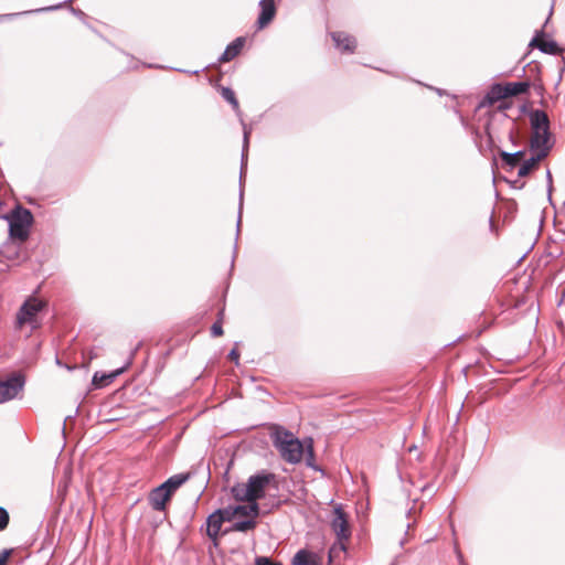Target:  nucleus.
Listing matches in <instances>:
<instances>
[{
	"label": "nucleus",
	"instance_id": "f257e3e1",
	"mask_svg": "<svg viewBox=\"0 0 565 565\" xmlns=\"http://www.w3.org/2000/svg\"><path fill=\"white\" fill-rule=\"evenodd\" d=\"M2 218L8 222L9 238L24 243L31 235L34 215L28 207L17 203Z\"/></svg>",
	"mask_w": 565,
	"mask_h": 565
},
{
	"label": "nucleus",
	"instance_id": "f03ea898",
	"mask_svg": "<svg viewBox=\"0 0 565 565\" xmlns=\"http://www.w3.org/2000/svg\"><path fill=\"white\" fill-rule=\"evenodd\" d=\"M241 124L243 126V148H242V158H241V172H239V194H238V212H237V222H236V239L233 248V257L231 262V271L234 268L235 258L237 256V239L241 233L242 225V213H243V204H244V174L247 167V151L249 146V136L252 132V128L248 127L244 120L241 118Z\"/></svg>",
	"mask_w": 565,
	"mask_h": 565
},
{
	"label": "nucleus",
	"instance_id": "7ed1b4c3",
	"mask_svg": "<svg viewBox=\"0 0 565 565\" xmlns=\"http://www.w3.org/2000/svg\"><path fill=\"white\" fill-rule=\"evenodd\" d=\"M331 529L335 533L338 541L329 550V563L332 562L333 555L339 552H345L347 546L343 541H347L351 536L349 526L348 515L342 509L341 504H338L333 509V519L331 521Z\"/></svg>",
	"mask_w": 565,
	"mask_h": 565
},
{
	"label": "nucleus",
	"instance_id": "20e7f679",
	"mask_svg": "<svg viewBox=\"0 0 565 565\" xmlns=\"http://www.w3.org/2000/svg\"><path fill=\"white\" fill-rule=\"evenodd\" d=\"M274 446L281 458L292 465L300 462L305 455L302 443L289 431H285L284 437L279 433L275 434Z\"/></svg>",
	"mask_w": 565,
	"mask_h": 565
},
{
	"label": "nucleus",
	"instance_id": "39448f33",
	"mask_svg": "<svg viewBox=\"0 0 565 565\" xmlns=\"http://www.w3.org/2000/svg\"><path fill=\"white\" fill-rule=\"evenodd\" d=\"M25 375L22 372H12L0 380V404L12 401L25 385Z\"/></svg>",
	"mask_w": 565,
	"mask_h": 565
},
{
	"label": "nucleus",
	"instance_id": "423d86ee",
	"mask_svg": "<svg viewBox=\"0 0 565 565\" xmlns=\"http://www.w3.org/2000/svg\"><path fill=\"white\" fill-rule=\"evenodd\" d=\"M274 481H276V475L265 469L252 475L246 482L252 500L263 499L266 488Z\"/></svg>",
	"mask_w": 565,
	"mask_h": 565
},
{
	"label": "nucleus",
	"instance_id": "0eeeda50",
	"mask_svg": "<svg viewBox=\"0 0 565 565\" xmlns=\"http://www.w3.org/2000/svg\"><path fill=\"white\" fill-rule=\"evenodd\" d=\"M141 345H142V342L139 341L136 344V347L130 351V355H129L127 362L121 367L116 369L108 373L95 372L93 375V379H92V385L95 388H103V387L109 385L110 383H113L120 374H122L131 365L132 360Z\"/></svg>",
	"mask_w": 565,
	"mask_h": 565
},
{
	"label": "nucleus",
	"instance_id": "6e6552de",
	"mask_svg": "<svg viewBox=\"0 0 565 565\" xmlns=\"http://www.w3.org/2000/svg\"><path fill=\"white\" fill-rule=\"evenodd\" d=\"M172 499L171 492H169L162 483L153 488L148 497L149 504L154 511L163 512L167 509L168 502Z\"/></svg>",
	"mask_w": 565,
	"mask_h": 565
},
{
	"label": "nucleus",
	"instance_id": "1a4fd4ad",
	"mask_svg": "<svg viewBox=\"0 0 565 565\" xmlns=\"http://www.w3.org/2000/svg\"><path fill=\"white\" fill-rule=\"evenodd\" d=\"M45 307L44 301L30 297L22 303L14 318H35L36 315L43 312Z\"/></svg>",
	"mask_w": 565,
	"mask_h": 565
},
{
	"label": "nucleus",
	"instance_id": "9d476101",
	"mask_svg": "<svg viewBox=\"0 0 565 565\" xmlns=\"http://www.w3.org/2000/svg\"><path fill=\"white\" fill-rule=\"evenodd\" d=\"M539 36H545L543 31H536L535 36L531 40L530 46L537 47L542 53L550 55H559L561 53H565V49H562L558 43L554 40H544L537 42Z\"/></svg>",
	"mask_w": 565,
	"mask_h": 565
},
{
	"label": "nucleus",
	"instance_id": "9b49d317",
	"mask_svg": "<svg viewBox=\"0 0 565 565\" xmlns=\"http://www.w3.org/2000/svg\"><path fill=\"white\" fill-rule=\"evenodd\" d=\"M334 46L343 53H353L356 47V40L354 36L342 32L335 31L330 33Z\"/></svg>",
	"mask_w": 565,
	"mask_h": 565
},
{
	"label": "nucleus",
	"instance_id": "f8f14e48",
	"mask_svg": "<svg viewBox=\"0 0 565 565\" xmlns=\"http://www.w3.org/2000/svg\"><path fill=\"white\" fill-rule=\"evenodd\" d=\"M505 98H507V96H505L503 84L494 83L490 86L487 94L479 102L477 109L492 106L497 102L503 100Z\"/></svg>",
	"mask_w": 565,
	"mask_h": 565
},
{
	"label": "nucleus",
	"instance_id": "ddd939ff",
	"mask_svg": "<svg viewBox=\"0 0 565 565\" xmlns=\"http://www.w3.org/2000/svg\"><path fill=\"white\" fill-rule=\"evenodd\" d=\"M259 14L257 18V26L258 29H264L267 26L276 15V6L275 0H260L259 1Z\"/></svg>",
	"mask_w": 565,
	"mask_h": 565
},
{
	"label": "nucleus",
	"instance_id": "4468645a",
	"mask_svg": "<svg viewBox=\"0 0 565 565\" xmlns=\"http://www.w3.org/2000/svg\"><path fill=\"white\" fill-rule=\"evenodd\" d=\"M246 42L245 36H238L232 41L226 47L223 54L218 57V63H226L234 60L243 50Z\"/></svg>",
	"mask_w": 565,
	"mask_h": 565
},
{
	"label": "nucleus",
	"instance_id": "2eb2a0df",
	"mask_svg": "<svg viewBox=\"0 0 565 565\" xmlns=\"http://www.w3.org/2000/svg\"><path fill=\"white\" fill-rule=\"evenodd\" d=\"M194 473L195 472L193 470H190L186 472L173 475L169 477L164 482H162V486L173 495L179 488H181L194 476Z\"/></svg>",
	"mask_w": 565,
	"mask_h": 565
},
{
	"label": "nucleus",
	"instance_id": "dca6fc26",
	"mask_svg": "<svg viewBox=\"0 0 565 565\" xmlns=\"http://www.w3.org/2000/svg\"><path fill=\"white\" fill-rule=\"evenodd\" d=\"M530 121L533 131H550V119L542 109H533L530 113Z\"/></svg>",
	"mask_w": 565,
	"mask_h": 565
},
{
	"label": "nucleus",
	"instance_id": "f3484780",
	"mask_svg": "<svg viewBox=\"0 0 565 565\" xmlns=\"http://www.w3.org/2000/svg\"><path fill=\"white\" fill-rule=\"evenodd\" d=\"M225 521H222V518L216 514V511H214L213 513H211L207 519H206V535L212 540V541H216L218 535H220V532H221V527H222V524L224 523Z\"/></svg>",
	"mask_w": 565,
	"mask_h": 565
},
{
	"label": "nucleus",
	"instance_id": "a211bd4d",
	"mask_svg": "<svg viewBox=\"0 0 565 565\" xmlns=\"http://www.w3.org/2000/svg\"><path fill=\"white\" fill-rule=\"evenodd\" d=\"M507 98L527 94L531 87L530 81L512 82L503 85Z\"/></svg>",
	"mask_w": 565,
	"mask_h": 565
},
{
	"label": "nucleus",
	"instance_id": "6ab92c4d",
	"mask_svg": "<svg viewBox=\"0 0 565 565\" xmlns=\"http://www.w3.org/2000/svg\"><path fill=\"white\" fill-rule=\"evenodd\" d=\"M247 504L235 505L237 515L249 516V519L256 520L259 516L260 508L256 500H247Z\"/></svg>",
	"mask_w": 565,
	"mask_h": 565
},
{
	"label": "nucleus",
	"instance_id": "aec40b11",
	"mask_svg": "<svg viewBox=\"0 0 565 565\" xmlns=\"http://www.w3.org/2000/svg\"><path fill=\"white\" fill-rule=\"evenodd\" d=\"M291 565H318V556L308 550H299L291 559Z\"/></svg>",
	"mask_w": 565,
	"mask_h": 565
},
{
	"label": "nucleus",
	"instance_id": "412c9836",
	"mask_svg": "<svg viewBox=\"0 0 565 565\" xmlns=\"http://www.w3.org/2000/svg\"><path fill=\"white\" fill-rule=\"evenodd\" d=\"M550 138H551V131H533V135H532V138L530 141L531 150L535 151L542 147L553 146L550 142Z\"/></svg>",
	"mask_w": 565,
	"mask_h": 565
},
{
	"label": "nucleus",
	"instance_id": "4be33fe9",
	"mask_svg": "<svg viewBox=\"0 0 565 565\" xmlns=\"http://www.w3.org/2000/svg\"><path fill=\"white\" fill-rule=\"evenodd\" d=\"M249 491L246 483H236L231 488L232 495L239 502L252 500Z\"/></svg>",
	"mask_w": 565,
	"mask_h": 565
},
{
	"label": "nucleus",
	"instance_id": "5701e85b",
	"mask_svg": "<svg viewBox=\"0 0 565 565\" xmlns=\"http://www.w3.org/2000/svg\"><path fill=\"white\" fill-rule=\"evenodd\" d=\"M257 521L254 519H245L236 521L232 524V526L225 532H248L256 527Z\"/></svg>",
	"mask_w": 565,
	"mask_h": 565
},
{
	"label": "nucleus",
	"instance_id": "b1692460",
	"mask_svg": "<svg viewBox=\"0 0 565 565\" xmlns=\"http://www.w3.org/2000/svg\"><path fill=\"white\" fill-rule=\"evenodd\" d=\"M221 95L222 97L232 105L233 107V110L236 113V115L238 117L242 116V111L239 109V104H238V100L235 96V93L232 88L230 87H222L221 89Z\"/></svg>",
	"mask_w": 565,
	"mask_h": 565
},
{
	"label": "nucleus",
	"instance_id": "393cba45",
	"mask_svg": "<svg viewBox=\"0 0 565 565\" xmlns=\"http://www.w3.org/2000/svg\"><path fill=\"white\" fill-rule=\"evenodd\" d=\"M305 454H306V465L307 467L316 470V471H322V469L316 465L315 462V451H313V446H312V441L310 440V443L307 445V447L305 448Z\"/></svg>",
	"mask_w": 565,
	"mask_h": 565
},
{
	"label": "nucleus",
	"instance_id": "a878e982",
	"mask_svg": "<svg viewBox=\"0 0 565 565\" xmlns=\"http://www.w3.org/2000/svg\"><path fill=\"white\" fill-rule=\"evenodd\" d=\"M499 156L502 160V166L505 170H513L518 166V162L511 156V152L500 150Z\"/></svg>",
	"mask_w": 565,
	"mask_h": 565
},
{
	"label": "nucleus",
	"instance_id": "bb28decb",
	"mask_svg": "<svg viewBox=\"0 0 565 565\" xmlns=\"http://www.w3.org/2000/svg\"><path fill=\"white\" fill-rule=\"evenodd\" d=\"M537 164L535 160L530 158L525 160L519 168L518 175L520 178L527 177L534 169H536Z\"/></svg>",
	"mask_w": 565,
	"mask_h": 565
},
{
	"label": "nucleus",
	"instance_id": "cd10ccee",
	"mask_svg": "<svg viewBox=\"0 0 565 565\" xmlns=\"http://www.w3.org/2000/svg\"><path fill=\"white\" fill-rule=\"evenodd\" d=\"M216 514L222 518V521L231 522L235 515H237L235 511V505H228L226 508L215 510Z\"/></svg>",
	"mask_w": 565,
	"mask_h": 565
},
{
	"label": "nucleus",
	"instance_id": "c85d7f7f",
	"mask_svg": "<svg viewBox=\"0 0 565 565\" xmlns=\"http://www.w3.org/2000/svg\"><path fill=\"white\" fill-rule=\"evenodd\" d=\"M25 324L30 326L31 331L41 327L40 320H15L14 330L21 331Z\"/></svg>",
	"mask_w": 565,
	"mask_h": 565
},
{
	"label": "nucleus",
	"instance_id": "c756f323",
	"mask_svg": "<svg viewBox=\"0 0 565 565\" xmlns=\"http://www.w3.org/2000/svg\"><path fill=\"white\" fill-rule=\"evenodd\" d=\"M553 146H546L537 149V152L532 156L531 158L535 160V163L539 164V162L543 159H545Z\"/></svg>",
	"mask_w": 565,
	"mask_h": 565
},
{
	"label": "nucleus",
	"instance_id": "7c9ffc66",
	"mask_svg": "<svg viewBox=\"0 0 565 565\" xmlns=\"http://www.w3.org/2000/svg\"><path fill=\"white\" fill-rule=\"evenodd\" d=\"M74 0H65L64 2L62 3H58V4H55V6H50V7H45V8H40V9H36V10H31V11H26L25 13H32V12H44V11H53V10H57V9H61L67 4H71Z\"/></svg>",
	"mask_w": 565,
	"mask_h": 565
},
{
	"label": "nucleus",
	"instance_id": "2f4dec72",
	"mask_svg": "<svg viewBox=\"0 0 565 565\" xmlns=\"http://www.w3.org/2000/svg\"><path fill=\"white\" fill-rule=\"evenodd\" d=\"M10 522V515L9 512L3 508L0 507V532L4 531Z\"/></svg>",
	"mask_w": 565,
	"mask_h": 565
},
{
	"label": "nucleus",
	"instance_id": "473e14b6",
	"mask_svg": "<svg viewBox=\"0 0 565 565\" xmlns=\"http://www.w3.org/2000/svg\"><path fill=\"white\" fill-rule=\"evenodd\" d=\"M255 565H284L281 562L274 561L268 556H257L255 558Z\"/></svg>",
	"mask_w": 565,
	"mask_h": 565
},
{
	"label": "nucleus",
	"instance_id": "72a5a7b5",
	"mask_svg": "<svg viewBox=\"0 0 565 565\" xmlns=\"http://www.w3.org/2000/svg\"><path fill=\"white\" fill-rule=\"evenodd\" d=\"M241 342H235L234 348L228 352L227 359L234 362L236 365L239 363V351L238 345Z\"/></svg>",
	"mask_w": 565,
	"mask_h": 565
},
{
	"label": "nucleus",
	"instance_id": "f704fd0d",
	"mask_svg": "<svg viewBox=\"0 0 565 565\" xmlns=\"http://www.w3.org/2000/svg\"><path fill=\"white\" fill-rule=\"evenodd\" d=\"M223 320H215V322L211 327V335L212 337H220L223 334V327H222Z\"/></svg>",
	"mask_w": 565,
	"mask_h": 565
},
{
	"label": "nucleus",
	"instance_id": "c9c22d12",
	"mask_svg": "<svg viewBox=\"0 0 565 565\" xmlns=\"http://www.w3.org/2000/svg\"><path fill=\"white\" fill-rule=\"evenodd\" d=\"M546 185H547V199L550 202H552L553 177L548 169L546 171Z\"/></svg>",
	"mask_w": 565,
	"mask_h": 565
},
{
	"label": "nucleus",
	"instance_id": "e433bc0d",
	"mask_svg": "<svg viewBox=\"0 0 565 565\" xmlns=\"http://www.w3.org/2000/svg\"><path fill=\"white\" fill-rule=\"evenodd\" d=\"M12 552H13L12 548H4L0 553V565H6L8 563V559L11 556Z\"/></svg>",
	"mask_w": 565,
	"mask_h": 565
},
{
	"label": "nucleus",
	"instance_id": "4c0bfd02",
	"mask_svg": "<svg viewBox=\"0 0 565 565\" xmlns=\"http://www.w3.org/2000/svg\"><path fill=\"white\" fill-rule=\"evenodd\" d=\"M70 9H71L72 13L74 15H76L77 18H79V19H85L86 18V13L84 11H82L81 9L74 8L72 6L70 7Z\"/></svg>",
	"mask_w": 565,
	"mask_h": 565
},
{
	"label": "nucleus",
	"instance_id": "58836bf2",
	"mask_svg": "<svg viewBox=\"0 0 565 565\" xmlns=\"http://www.w3.org/2000/svg\"><path fill=\"white\" fill-rule=\"evenodd\" d=\"M6 258L10 259V260H14L19 257V252L15 250V252H7L4 254Z\"/></svg>",
	"mask_w": 565,
	"mask_h": 565
},
{
	"label": "nucleus",
	"instance_id": "ea45409f",
	"mask_svg": "<svg viewBox=\"0 0 565 565\" xmlns=\"http://www.w3.org/2000/svg\"><path fill=\"white\" fill-rule=\"evenodd\" d=\"M484 132L488 137V141L489 143L491 145L493 142V139H492V136H491V132H490V122H488L484 127Z\"/></svg>",
	"mask_w": 565,
	"mask_h": 565
},
{
	"label": "nucleus",
	"instance_id": "a19ab883",
	"mask_svg": "<svg viewBox=\"0 0 565 565\" xmlns=\"http://www.w3.org/2000/svg\"><path fill=\"white\" fill-rule=\"evenodd\" d=\"M511 156L515 159V161L518 162L519 159L523 158L525 156V151L524 150H519L516 152H513L511 153Z\"/></svg>",
	"mask_w": 565,
	"mask_h": 565
},
{
	"label": "nucleus",
	"instance_id": "79ce46f5",
	"mask_svg": "<svg viewBox=\"0 0 565 565\" xmlns=\"http://www.w3.org/2000/svg\"><path fill=\"white\" fill-rule=\"evenodd\" d=\"M55 362H56L57 365L63 366V367H65L68 371H72V370L75 369V366H71V365L65 364L64 362H62L57 356H56Z\"/></svg>",
	"mask_w": 565,
	"mask_h": 565
},
{
	"label": "nucleus",
	"instance_id": "37998d69",
	"mask_svg": "<svg viewBox=\"0 0 565 565\" xmlns=\"http://www.w3.org/2000/svg\"><path fill=\"white\" fill-rule=\"evenodd\" d=\"M562 57H561V63H562V66L559 67V72H561V75L565 72V54L564 53H561Z\"/></svg>",
	"mask_w": 565,
	"mask_h": 565
},
{
	"label": "nucleus",
	"instance_id": "c03bdc74",
	"mask_svg": "<svg viewBox=\"0 0 565 565\" xmlns=\"http://www.w3.org/2000/svg\"><path fill=\"white\" fill-rule=\"evenodd\" d=\"M175 71L178 72H182V73H188V74H191V75H198L200 73V71H185V70H182V68H175Z\"/></svg>",
	"mask_w": 565,
	"mask_h": 565
},
{
	"label": "nucleus",
	"instance_id": "a18cd8bd",
	"mask_svg": "<svg viewBox=\"0 0 565 565\" xmlns=\"http://www.w3.org/2000/svg\"><path fill=\"white\" fill-rule=\"evenodd\" d=\"M430 89H434L439 96H443L446 94V92L438 87L428 86Z\"/></svg>",
	"mask_w": 565,
	"mask_h": 565
},
{
	"label": "nucleus",
	"instance_id": "49530a36",
	"mask_svg": "<svg viewBox=\"0 0 565 565\" xmlns=\"http://www.w3.org/2000/svg\"><path fill=\"white\" fill-rule=\"evenodd\" d=\"M456 552H457V557H458L459 564L462 565V563H466L461 552L458 550Z\"/></svg>",
	"mask_w": 565,
	"mask_h": 565
},
{
	"label": "nucleus",
	"instance_id": "de8ad7c7",
	"mask_svg": "<svg viewBox=\"0 0 565 565\" xmlns=\"http://www.w3.org/2000/svg\"><path fill=\"white\" fill-rule=\"evenodd\" d=\"M510 107V105L505 102H502L500 105H499V110H505Z\"/></svg>",
	"mask_w": 565,
	"mask_h": 565
},
{
	"label": "nucleus",
	"instance_id": "09e8293b",
	"mask_svg": "<svg viewBox=\"0 0 565 565\" xmlns=\"http://www.w3.org/2000/svg\"><path fill=\"white\" fill-rule=\"evenodd\" d=\"M433 489V484L431 483H426L423 488H422V491L423 492H426L428 490Z\"/></svg>",
	"mask_w": 565,
	"mask_h": 565
},
{
	"label": "nucleus",
	"instance_id": "8fccbe9b",
	"mask_svg": "<svg viewBox=\"0 0 565 565\" xmlns=\"http://www.w3.org/2000/svg\"><path fill=\"white\" fill-rule=\"evenodd\" d=\"M556 324H557L558 330L562 331L564 329V321L563 320H556Z\"/></svg>",
	"mask_w": 565,
	"mask_h": 565
},
{
	"label": "nucleus",
	"instance_id": "3c124183",
	"mask_svg": "<svg viewBox=\"0 0 565 565\" xmlns=\"http://www.w3.org/2000/svg\"><path fill=\"white\" fill-rule=\"evenodd\" d=\"M509 137H510V140L514 143V134H513V130H511V131H510Z\"/></svg>",
	"mask_w": 565,
	"mask_h": 565
},
{
	"label": "nucleus",
	"instance_id": "603ef678",
	"mask_svg": "<svg viewBox=\"0 0 565 565\" xmlns=\"http://www.w3.org/2000/svg\"><path fill=\"white\" fill-rule=\"evenodd\" d=\"M146 66H147V67H149V68H153V67H154V68H159V67H160V66H158V65H153V64H147Z\"/></svg>",
	"mask_w": 565,
	"mask_h": 565
},
{
	"label": "nucleus",
	"instance_id": "864d4df0",
	"mask_svg": "<svg viewBox=\"0 0 565 565\" xmlns=\"http://www.w3.org/2000/svg\"><path fill=\"white\" fill-rule=\"evenodd\" d=\"M223 315H224L223 310H220L216 318H223Z\"/></svg>",
	"mask_w": 565,
	"mask_h": 565
},
{
	"label": "nucleus",
	"instance_id": "5fc2aeb1",
	"mask_svg": "<svg viewBox=\"0 0 565 565\" xmlns=\"http://www.w3.org/2000/svg\"><path fill=\"white\" fill-rule=\"evenodd\" d=\"M19 13H10V14H7L6 17L7 18H11V17H14V15H18Z\"/></svg>",
	"mask_w": 565,
	"mask_h": 565
},
{
	"label": "nucleus",
	"instance_id": "6e6d98bb",
	"mask_svg": "<svg viewBox=\"0 0 565 565\" xmlns=\"http://www.w3.org/2000/svg\"><path fill=\"white\" fill-rule=\"evenodd\" d=\"M203 493V490L200 492V494L196 497V502L200 500L201 495Z\"/></svg>",
	"mask_w": 565,
	"mask_h": 565
},
{
	"label": "nucleus",
	"instance_id": "4d7b16f0",
	"mask_svg": "<svg viewBox=\"0 0 565 565\" xmlns=\"http://www.w3.org/2000/svg\"><path fill=\"white\" fill-rule=\"evenodd\" d=\"M490 226H491V227L493 226V220H492V216L490 217Z\"/></svg>",
	"mask_w": 565,
	"mask_h": 565
},
{
	"label": "nucleus",
	"instance_id": "13d9d810",
	"mask_svg": "<svg viewBox=\"0 0 565 565\" xmlns=\"http://www.w3.org/2000/svg\"><path fill=\"white\" fill-rule=\"evenodd\" d=\"M482 331H479L477 334H476V338L480 337Z\"/></svg>",
	"mask_w": 565,
	"mask_h": 565
},
{
	"label": "nucleus",
	"instance_id": "bf43d9fd",
	"mask_svg": "<svg viewBox=\"0 0 565 565\" xmlns=\"http://www.w3.org/2000/svg\"><path fill=\"white\" fill-rule=\"evenodd\" d=\"M396 562H397L396 559H395V561H393V562L391 563V565H396Z\"/></svg>",
	"mask_w": 565,
	"mask_h": 565
},
{
	"label": "nucleus",
	"instance_id": "052dcab7",
	"mask_svg": "<svg viewBox=\"0 0 565 565\" xmlns=\"http://www.w3.org/2000/svg\"><path fill=\"white\" fill-rule=\"evenodd\" d=\"M0 253H2V249L0 248Z\"/></svg>",
	"mask_w": 565,
	"mask_h": 565
},
{
	"label": "nucleus",
	"instance_id": "680f3d73",
	"mask_svg": "<svg viewBox=\"0 0 565 565\" xmlns=\"http://www.w3.org/2000/svg\"><path fill=\"white\" fill-rule=\"evenodd\" d=\"M462 565H467L466 563H462Z\"/></svg>",
	"mask_w": 565,
	"mask_h": 565
}]
</instances>
